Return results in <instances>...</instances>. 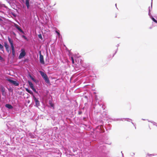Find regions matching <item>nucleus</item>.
Here are the masks:
<instances>
[{"instance_id":"obj_1","label":"nucleus","mask_w":157,"mask_h":157,"mask_svg":"<svg viewBox=\"0 0 157 157\" xmlns=\"http://www.w3.org/2000/svg\"><path fill=\"white\" fill-rule=\"evenodd\" d=\"M94 74L92 70H88L87 72L83 73L81 75L82 77L83 80H85L84 83H89L92 80V77H94Z\"/></svg>"},{"instance_id":"obj_2","label":"nucleus","mask_w":157,"mask_h":157,"mask_svg":"<svg viewBox=\"0 0 157 157\" xmlns=\"http://www.w3.org/2000/svg\"><path fill=\"white\" fill-rule=\"evenodd\" d=\"M94 133H96V135H98L100 133L104 132L105 131L103 125L100 124L97 126L93 129Z\"/></svg>"},{"instance_id":"obj_3","label":"nucleus","mask_w":157,"mask_h":157,"mask_svg":"<svg viewBox=\"0 0 157 157\" xmlns=\"http://www.w3.org/2000/svg\"><path fill=\"white\" fill-rule=\"evenodd\" d=\"M105 107L102 104H99L98 102L97 103H96L94 106V109H97V113L100 112L101 109L102 108L103 110L105 109Z\"/></svg>"},{"instance_id":"obj_4","label":"nucleus","mask_w":157,"mask_h":157,"mask_svg":"<svg viewBox=\"0 0 157 157\" xmlns=\"http://www.w3.org/2000/svg\"><path fill=\"white\" fill-rule=\"evenodd\" d=\"M59 50L62 52L63 50H67V48L66 47L65 45L63 44L62 39V37L61 35L59 33Z\"/></svg>"},{"instance_id":"obj_5","label":"nucleus","mask_w":157,"mask_h":157,"mask_svg":"<svg viewBox=\"0 0 157 157\" xmlns=\"http://www.w3.org/2000/svg\"><path fill=\"white\" fill-rule=\"evenodd\" d=\"M80 66H82L83 67L84 70L82 71L83 73L87 72L88 70H91L90 68V64L89 63H84L83 61L82 62L80 65Z\"/></svg>"},{"instance_id":"obj_6","label":"nucleus","mask_w":157,"mask_h":157,"mask_svg":"<svg viewBox=\"0 0 157 157\" xmlns=\"http://www.w3.org/2000/svg\"><path fill=\"white\" fill-rule=\"evenodd\" d=\"M8 39L11 45V49L12 51V55L13 56H14L15 55V53L14 47L13 44V41L12 40H11V39L9 37H8Z\"/></svg>"},{"instance_id":"obj_7","label":"nucleus","mask_w":157,"mask_h":157,"mask_svg":"<svg viewBox=\"0 0 157 157\" xmlns=\"http://www.w3.org/2000/svg\"><path fill=\"white\" fill-rule=\"evenodd\" d=\"M75 63L73 64H75L76 65L80 67L83 60L78 57H75Z\"/></svg>"},{"instance_id":"obj_8","label":"nucleus","mask_w":157,"mask_h":157,"mask_svg":"<svg viewBox=\"0 0 157 157\" xmlns=\"http://www.w3.org/2000/svg\"><path fill=\"white\" fill-rule=\"evenodd\" d=\"M40 72L41 75L45 80V82L47 83H49L50 82V81L47 75L42 71H41Z\"/></svg>"},{"instance_id":"obj_9","label":"nucleus","mask_w":157,"mask_h":157,"mask_svg":"<svg viewBox=\"0 0 157 157\" xmlns=\"http://www.w3.org/2000/svg\"><path fill=\"white\" fill-rule=\"evenodd\" d=\"M106 148L105 146V145L100 146L99 147V151H101L102 153H106Z\"/></svg>"},{"instance_id":"obj_10","label":"nucleus","mask_w":157,"mask_h":157,"mask_svg":"<svg viewBox=\"0 0 157 157\" xmlns=\"http://www.w3.org/2000/svg\"><path fill=\"white\" fill-rule=\"evenodd\" d=\"M22 3H25L27 6V8L29 9L30 7L29 1L30 0H20Z\"/></svg>"},{"instance_id":"obj_11","label":"nucleus","mask_w":157,"mask_h":157,"mask_svg":"<svg viewBox=\"0 0 157 157\" xmlns=\"http://www.w3.org/2000/svg\"><path fill=\"white\" fill-rule=\"evenodd\" d=\"M26 55V53L25 50L24 49H21V52L20 53L18 58L19 59H21L23 58Z\"/></svg>"},{"instance_id":"obj_12","label":"nucleus","mask_w":157,"mask_h":157,"mask_svg":"<svg viewBox=\"0 0 157 157\" xmlns=\"http://www.w3.org/2000/svg\"><path fill=\"white\" fill-rule=\"evenodd\" d=\"M7 80L8 81L10 82L15 86H18L19 85V83L17 81L10 79H7Z\"/></svg>"},{"instance_id":"obj_13","label":"nucleus","mask_w":157,"mask_h":157,"mask_svg":"<svg viewBox=\"0 0 157 157\" xmlns=\"http://www.w3.org/2000/svg\"><path fill=\"white\" fill-rule=\"evenodd\" d=\"M68 55L69 56V57L71 58V59L72 61V62L73 64H74L75 63L74 61V58L73 56V54L69 50H68Z\"/></svg>"},{"instance_id":"obj_14","label":"nucleus","mask_w":157,"mask_h":157,"mask_svg":"<svg viewBox=\"0 0 157 157\" xmlns=\"http://www.w3.org/2000/svg\"><path fill=\"white\" fill-rule=\"evenodd\" d=\"M40 62L42 64H44V57L41 54L40 51Z\"/></svg>"},{"instance_id":"obj_15","label":"nucleus","mask_w":157,"mask_h":157,"mask_svg":"<svg viewBox=\"0 0 157 157\" xmlns=\"http://www.w3.org/2000/svg\"><path fill=\"white\" fill-rule=\"evenodd\" d=\"M28 83H29V84L30 87L31 88V89H32V90L34 92H36V90L35 89L33 83L30 81H28Z\"/></svg>"},{"instance_id":"obj_16","label":"nucleus","mask_w":157,"mask_h":157,"mask_svg":"<svg viewBox=\"0 0 157 157\" xmlns=\"http://www.w3.org/2000/svg\"><path fill=\"white\" fill-rule=\"evenodd\" d=\"M151 10H149L148 12V15L150 16V18L151 19L155 22L156 23H157V21L155 20L154 17H153L152 16L151 13L150 11Z\"/></svg>"},{"instance_id":"obj_17","label":"nucleus","mask_w":157,"mask_h":157,"mask_svg":"<svg viewBox=\"0 0 157 157\" xmlns=\"http://www.w3.org/2000/svg\"><path fill=\"white\" fill-rule=\"evenodd\" d=\"M33 98L35 102V105L36 107H38L40 105V102L34 96H33Z\"/></svg>"},{"instance_id":"obj_18","label":"nucleus","mask_w":157,"mask_h":157,"mask_svg":"<svg viewBox=\"0 0 157 157\" xmlns=\"http://www.w3.org/2000/svg\"><path fill=\"white\" fill-rule=\"evenodd\" d=\"M15 27L20 32L24 34V32L21 29L20 26L17 24H14Z\"/></svg>"},{"instance_id":"obj_19","label":"nucleus","mask_w":157,"mask_h":157,"mask_svg":"<svg viewBox=\"0 0 157 157\" xmlns=\"http://www.w3.org/2000/svg\"><path fill=\"white\" fill-rule=\"evenodd\" d=\"M1 91L2 95L4 96H6V93L5 91V88L4 87H1Z\"/></svg>"},{"instance_id":"obj_20","label":"nucleus","mask_w":157,"mask_h":157,"mask_svg":"<svg viewBox=\"0 0 157 157\" xmlns=\"http://www.w3.org/2000/svg\"><path fill=\"white\" fill-rule=\"evenodd\" d=\"M69 151H68L70 152L71 154H72V151L73 152L75 151V150L74 149V148L71 147H70L69 148Z\"/></svg>"},{"instance_id":"obj_21","label":"nucleus","mask_w":157,"mask_h":157,"mask_svg":"<svg viewBox=\"0 0 157 157\" xmlns=\"http://www.w3.org/2000/svg\"><path fill=\"white\" fill-rule=\"evenodd\" d=\"M5 107L9 109H12L13 108L11 105L9 104H6L5 105Z\"/></svg>"},{"instance_id":"obj_22","label":"nucleus","mask_w":157,"mask_h":157,"mask_svg":"<svg viewBox=\"0 0 157 157\" xmlns=\"http://www.w3.org/2000/svg\"><path fill=\"white\" fill-rule=\"evenodd\" d=\"M101 115L103 117H107V113L106 112L104 111L103 113H101Z\"/></svg>"},{"instance_id":"obj_23","label":"nucleus","mask_w":157,"mask_h":157,"mask_svg":"<svg viewBox=\"0 0 157 157\" xmlns=\"http://www.w3.org/2000/svg\"><path fill=\"white\" fill-rule=\"evenodd\" d=\"M123 119H125V120H126L128 121H129L130 120L132 121V120L131 119H130V118H123V119L121 118V119H117V120H120L121 121H123Z\"/></svg>"},{"instance_id":"obj_24","label":"nucleus","mask_w":157,"mask_h":157,"mask_svg":"<svg viewBox=\"0 0 157 157\" xmlns=\"http://www.w3.org/2000/svg\"><path fill=\"white\" fill-rule=\"evenodd\" d=\"M149 122H150L152 123L154 125H155L157 127V123L153 121H150L148 120H147Z\"/></svg>"},{"instance_id":"obj_25","label":"nucleus","mask_w":157,"mask_h":157,"mask_svg":"<svg viewBox=\"0 0 157 157\" xmlns=\"http://www.w3.org/2000/svg\"><path fill=\"white\" fill-rule=\"evenodd\" d=\"M25 90L28 93L30 94H33V92L30 90H29L28 89L26 88Z\"/></svg>"},{"instance_id":"obj_26","label":"nucleus","mask_w":157,"mask_h":157,"mask_svg":"<svg viewBox=\"0 0 157 157\" xmlns=\"http://www.w3.org/2000/svg\"><path fill=\"white\" fill-rule=\"evenodd\" d=\"M30 77L31 79L33 80L35 83H37L38 82V81L36 80L35 79L33 78L32 76H30Z\"/></svg>"},{"instance_id":"obj_27","label":"nucleus","mask_w":157,"mask_h":157,"mask_svg":"<svg viewBox=\"0 0 157 157\" xmlns=\"http://www.w3.org/2000/svg\"><path fill=\"white\" fill-rule=\"evenodd\" d=\"M4 46L6 49L8 48L9 47V45L7 44L6 42L4 43Z\"/></svg>"},{"instance_id":"obj_28","label":"nucleus","mask_w":157,"mask_h":157,"mask_svg":"<svg viewBox=\"0 0 157 157\" xmlns=\"http://www.w3.org/2000/svg\"><path fill=\"white\" fill-rule=\"evenodd\" d=\"M38 36L39 38L41 40H42V39H43L42 37V35L41 34H40L38 35Z\"/></svg>"},{"instance_id":"obj_29","label":"nucleus","mask_w":157,"mask_h":157,"mask_svg":"<svg viewBox=\"0 0 157 157\" xmlns=\"http://www.w3.org/2000/svg\"><path fill=\"white\" fill-rule=\"evenodd\" d=\"M118 48H117V49L115 51V53L113 54L111 58H112L117 53V52L118 51Z\"/></svg>"},{"instance_id":"obj_30","label":"nucleus","mask_w":157,"mask_h":157,"mask_svg":"<svg viewBox=\"0 0 157 157\" xmlns=\"http://www.w3.org/2000/svg\"><path fill=\"white\" fill-rule=\"evenodd\" d=\"M49 104L51 106V107H53V104L52 103V102L51 101H49Z\"/></svg>"},{"instance_id":"obj_31","label":"nucleus","mask_w":157,"mask_h":157,"mask_svg":"<svg viewBox=\"0 0 157 157\" xmlns=\"http://www.w3.org/2000/svg\"><path fill=\"white\" fill-rule=\"evenodd\" d=\"M0 48L1 49H3V46L0 43Z\"/></svg>"},{"instance_id":"obj_32","label":"nucleus","mask_w":157,"mask_h":157,"mask_svg":"<svg viewBox=\"0 0 157 157\" xmlns=\"http://www.w3.org/2000/svg\"><path fill=\"white\" fill-rule=\"evenodd\" d=\"M82 113V112L81 110H79L78 112V114L80 115Z\"/></svg>"},{"instance_id":"obj_33","label":"nucleus","mask_w":157,"mask_h":157,"mask_svg":"<svg viewBox=\"0 0 157 157\" xmlns=\"http://www.w3.org/2000/svg\"><path fill=\"white\" fill-rule=\"evenodd\" d=\"M6 49L8 53H9L10 52L9 47L8 48H6Z\"/></svg>"},{"instance_id":"obj_34","label":"nucleus","mask_w":157,"mask_h":157,"mask_svg":"<svg viewBox=\"0 0 157 157\" xmlns=\"http://www.w3.org/2000/svg\"><path fill=\"white\" fill-rule=\"evenodd\" d=\"M6 49L8 53H9L10 52L9 47L8 48H6Z\"/></svg>"},{"instance_id":"obj_35","label":"nucleus","mask_w":157,"mask_h":157,"mask_svg":"<svg viewBox=\"0 0 157 157\" xmlns=\"http://www.w3.org/2000/svg\"><path fill=\"white\" fill-rule=\"evenodd\" d=\"M83 120L84 121H86V117H84L82 118Z\"/></svg>"},{"instance_id":"obj_36","label":"nucleus","mask_w":157,"mask_h":157,"mask_svg":"<svg viewBox=\"0 0 157 157\" xmlns=\"http://www.w3.org/2000/svg\"><path fill=\"white\" fill-rule=\"evenodd\" d=\"M95 100L97 101L98 100V99L97 98V97L96 95H95Z\"/></svg>"},{"instance_id":"obj_37","label":"nucleus","mask_w":157,"mask_h":157,"mask_svg":"<svg viewBox=\"0 0 157 157\" xmlns=\"http://www.w3.org/2000/svg\"><path fill=\"white\" fill-rule=\"evenodd\" d=\"M22 37H23V38H24L25 39H27V38L24 35L22 36Z\"/></svg>"},{"instance_id":"obj_38","label":"nucleus","mask_w":157,"mask_h":157,"mask_svg":"<svg viewBox=\"0 0 157 157\" xmlns=\"http://www.w3.org/2000/svg\"><path fill=\"white\" fill-rule=\"evenodd\" d=\"M147 155H148V156H150V155H152V156H154V155L153 154H148Z\"/></svg>"},{"instance_id":"obj_39","label":"nucleus","mask_w":157,"mask_h":157,"mask_svg":"<svg viewBox=\"0 0 157 157\" xmlns=\"http://www.w3.org/2000/svg\"><path fill=\"white\" fill-rule=\"evenodd\" d=\"M3 58L0 56V60H2Z\"/></svg>"},{"instance_id":"obj_40","label":"nucleus","mask_w":157,"mask_h":157,"mask_svg":"<svg viewBox=\"0 0 157 157\" xmlns=\"http://www.w3.org/2000/svg\"><path fill=\"white\" fill-rule=\"evenodd\" d=\"M111 57V55H109L108 56V58L109 59Z\"/></svg>"},{"instance_id":"obj_41","label":"nucleus","mask_w":157,"mask_h":157,"mask_svg":"<svg viewBox=\"0 0 157 157\" xmlns=\"http://www.w3.org/2000/svg\"><path fill=\"white\" fill-rule=\"evenodd\" d=\"M0 21H2V19L1 18V17H0Z\"/></svg>"},{"instance_id":"obj_42","label":"nucleus","mask_w":157,"mask_h":157,"mask_svg":"<svg viewBox=\"0 0 157 157\" xmlns=\"http://www.w3.org/2000/svg\"><path fill=\"white\" fill-rule=\"evenodd\" d=\"M119 46V44H118L116 46H117V47H118V46Z\"/></svg>"},{"instance_id":"obj_43","label":"nucleus","mask_w":157,"mask_h":157,"mask_svg":"<svg viewBox=\"0 0 157 157\" xmlns=\"http://www.w3.org/2000/svg\"><path fill=\"white\" fill-rule=\"evenodd\" d=\"M56 32L58 34V35H59V32H58L57 31H56Z\"/></svg>"},{"instance_id":"obj_44","label":"nucleus","mask_w":157,"mask_h":157,"mask_svg":"<svg viewBox=\"0 0 157 157\" xmlns=\"http://www.w3.org/2000/svg\"><path fill=\"white\" fill-rule=\"evenodd\" d=\"M117 14H116L115 17H117Z\"/></svg>"},{"instance_id":"obj_45","label":"nucleus","mask_w":157,"mask_h":157,"mask_svg":"<svg viewBox=\"0 0 157 157\" xmlns=\"http://www.w3.org/2000/svg\"><path fill=\"white\" fill-rule=\"evenodd\" d=\"M59 110H60V112H61V113H63L62 111L61 110H60V109H59Z\"/></svg>"},{"instance_id":"obj_46","label":"nucleus","mask_w":157,"mask_h":157,"mask_svg":"<svg viewBox=\"0 0 157 157\" xmlns=\"http://www.w3.org/2000/svg\"><path fill=\"white\" fill-rule=\"evenodd\" d=\"M131 123H132V124H133L134 125V123H133V122H131Z\"/></svg>"},{"instance_id":"obj_47","label":"nucleus","mask_w":157,"mask_h":157,"mask_svg":"<svg viewBox=\"0 0 157 157\" xmlns=\"http://www.w3.org/2000/svg\"><path fill=\"white\" fill-rule=\"evenodd\" d=\"M85 97L86 98H87V97L86 96H85Z\"/></svg>"},{"instance_id":"obj_48","label":"nucleus","mask_w":157,"mask_h":157,"mask_svg":"<svg viewBox=\"0 0 157 157\" xmlns=\"http://www.w3.org/2000/svg\"><path fill=\"white\" fill-rule=\"evenodd\" d=\"M142 119V120H145V119Z\"/></svg>"},{"instance_id":"obj_49","label":"nucleus","mask_w":157,"mask_h":157,"mask_svg":"<svg viewBox=\"0 0 157 157\" xmlns=\"http://www.w3.org/2000/svg\"><path fill=\"white\" fill-rule=\"evenodd\" d=\"M111 144V143H109V144H108L110 145V144Z\"/></svg>"},{"instance_id":"obj_50","label":"nucleus","mask_w":157,"mask_h":157,"mask_svg":"<svg viewBox=\"0 0 157 157\" xmlns=\"http://www.w3.org/2000/svg\"><path fill=\"white\" fill-rule=\"evenodd\" d=\"M151 9H152V5H151Z\"/></svg>"},{"instance_id":"obj_51","label":"nucleus","mask_w":157,"mask_h":157,"mask_svg":"<svg viewBox=\"0 0 157 157\" xmlns=\"http://www.w3.org/2000/svg\"><path fill=\"white\" fill-rule=\"evenodd\" d=\"M13 15L14 16H15V17L16 16V15H14V14H13Z\"/></svg>"},{"instance_id":"obj_52","label":"nucleus","mask_w":157,"mask_h":157,"mask_svg":"<svg viewBox=\"0 0 157 157\" xmlns=\"http://www.w3.org/2000/svg\"><path fill=\"white\" fill-rule=\"evenodd\" d=\"M150 7H149V10H150Z\"/></svg>"},{"instance_id":"obj_53","label":"nucleus","mask_w":157,"mask_h":157,"mask_svg":"<svg viewBox=\"0 0 157 157\" xmlns=\"http://www.w3.org/2000/svg\"><path fill=\"white\" fill-rule=\"evenodd\" d=\"M94 94H95V93H95V92H94Z\"/></svg>"},{"instance_id":"obj_54","label":"nucleus","mask_w":157,"mask_h":157,"mask_svg":"<svg viewBox=\"0 0 157 157\" xmlns=\"http://www.w3.org/2000/svg\"><path fill=\"white\" fill-rule=\"evenodd\" d=\"M101 123L102 124H103V122H102V121L101 122Z\"/></svg>"}]
</instances>
